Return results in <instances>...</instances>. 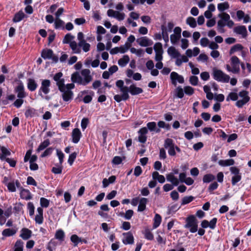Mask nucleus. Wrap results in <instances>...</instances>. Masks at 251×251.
<instances>
[{
    "mask_svg": "<svg viewBox=\"0 0 251 251\" xmlns=\"http://www.w3.org/2000/svg\"><path fill=\"white\" fill-rule=\"evenodd\" d=\"M116 86L119 88L122 95H116L114 96V99L117 102H120L122 100H126L129 98L128 92L132 95H137L143 93V90L140 87H136L135 85H131L129 87L124 85V82L122 80H118L116 82Z\"/></svg>",
    "mask_w": 251,
    "mask_h": 251,
    "instance_id": "f257e3e1",
    "label": "nucleus"
},
{
    "mask_svg": "<svg viewBox=\"0 0 251 251\" xmlns=\"http://www.w3.org/2000/svg\"><path fill=\"white\" fill-rule=\"evenodd\" d=\"M81 75L82 76L77 72L73 73L71 75V80L73 82L86 86L92 81L93 77L91 75V72L89 69L82 70Z\"/></svg>",
    "mask_w": 251,
    "mask_h": 251,
    "instance_id": "f03ea898",
    "label": "nucleus"
},
{
    "mask_svg": "<svg viewBox=\"0 0 251 251\" xmlns=\"http://www.w3.org/2000/svg\"><path fill=\"white\" fill-rule=\"evenodd\" d=\"M212 75L215 80L224 83L229 82L230 77L228 75L225 74L220 70L214 68L213 70Z\"/></svg>",
    "mask_w": 251,
    "mask_h": 251,
    "instance_id": "7ed1b4c3",
    "label": "nucleus"
},
{
    "mask_svg": "<svg viewBox=\"0 0 251 251\" xmlns=\"http://www.w3.org/2000/svg\"><path fill=\"white\" fill-rule=\"evenodd\" d=\"M186 224L184 227L189 228L192 233H195L198 231V221L194 215L188 216L186 219Z\"/></svg>",
    "mask_w": 251,
    "mask_h": 251,
    "instance_id": "20e7f679",
    "label": "nucleus"
},
{
    "mask_svg": "<svg viewBox=\"0 0 251 251\" xmlns=\"http://www.w3.org/2000/svg\"><path fill=\"white\" fill-rule=\"evenodd\" d=\"M238 96L242 98V100H237L235 103L236 106L238 108L242 107L250 100V97L249 96V92L246 90L240 91L238 94Z\"/></svg>",
    "mask_w": 251,
    "mask_h": 251,
    "instance_id": "39448f33",
    "label": "nucleus"
},
{
    "mask_svg": "<svg viewBox=\"0 0 251 251\" xmlns=\"http://www.w3.org/2000/svg\"><path fill=\"white\" fill-rule=\"evenodd\" d=\"M41 56L45 59H51L55 63H57L58 61V57L53 54V51L51 49H44L42 51Z\"/></svg>",
    "mask_w": 251,
    "mask_h": 251,
    "instance_id": "423d86ee",
    "label": "nucleus"
},
{
    "mask_svg": "<svg viewBox=\"0 0 251 251\" xmlns=\"http://www.w3.org/2000/svg\"><path fill=\"white\" fill-rule=\"evenodd\" d=\"M164 146L165 149H169L168 153L170 156H173L176 154L175 144L172 139L167 138L165 140Z\"/></svg>",
    "mask_w": 251,
    "mask_h": 251,
    "instance_id": "0eeeda50",
    "label": "nucleus"
},
{
    "mask_svg": "<svg viewBox=\"0 0 251 251\" xmlns=\"http://www.w3.org/2000/svg\"><path fill=\"white\" fill-rule=\"evenodd\" d=\"M50 81L49 79H44L42 81L41 86L39 89L38 94L43 97L42 93L48 94L50 92Z\"/></svg>",
    "mask_w": 251,
    "mask_h": 251,
    "instance_id": "6e6552de",
    "label": "nucleus"
},
{
    "mask_svg": "<svg viewBox=\"0 0 251 251\" xmlns=\"http://www.w3.org/2000/svg\"><path fill=\"white\" fill-rule=\"evenodd\" d=\"M170 78L171 79L172 83L174 86L176 85L177 82L179 83H183L184 82V77L175 72H173L171 73Z\"/></svg>",
    "mask_w": 251,
    "mask_h": 251,
    "instance_id": "1a4fd4ad",
    "label": "nucleus"
},
{
    "mask_svg": "<svg viewBox=\"0 0 251 251\" xmlns=\"http://www.w3.org/2000/svg\"><path fill=\"white\" fill-rule=\"evenodd\" d=\"M231 66L233 74H237L240 72V60L236 56H233L231 59Z\"/></svg>",
    "mask_w": 251,
    "mask_h": 251,
    "instance_id": "9d476101",
    "label": "nucleus"
},
{
    "mask_svg": "<svg viewBox=\"0 0 251 251\" xmlns=\"http://www.w3.org/2000/svg\"><path fill=\"white\" fill-rule=\"evenodd\" d=\"M15 92L17 93L18 98L23 99L26 96L24 84L21 81H19L18 86L15 88Z\"/></svg>",
    "mask_w": 251,
    "mask_h": 251,
    "instance_id": "9b49d317",
    "label": "nucleus"
},
{
    "mask_svg": "<svg viewBox=\"0 0 251 251\" xmlns=\"http://www.w3.org/2000/svg\"><path fill=\"white\" fill-rule=\"evenodd\" d=\"M63 76V74L61 72H59L55 74L53 76V80L56 82V85L58 87L59 90L62 89L63 83L65 82L64 78H61Z\"/></svg>",
    "mask_w": 251,
    "mask_h": 251,
    "instance_id": "f8f14e48",
    "label": "nucleus"
},
{
    "mask_svg": "<svg viewBox=\"0 0 251 251\" xmlns=\"http://www.w3.org/2000/svg\"><path fill=\"white\" fill-rule=\"evenodd\" d=\"M136 42L141 47H148L153 44V42L146 36L137 39Z\"/></svg>",
    "mask_w": 251,
    "mask_h": 251,
    "instance_id": "ddd939ff",
    "label": "nucleus"
},
{
    "mask_svg": "<svg viewBox=\"0 0 251 251\" xmlns=\"http://www.w3.org/2000/svg\"><path fill=\"white\" fill-rule=\"evenodd\" d=\"M233 31L237 34L241 35L244 38H246L248 35V31L245 25H239L235 27Z\"/></svg>",
    "mask_w": 251,
    "mask_h": 251,
    "instance_id": "4468645a",
    "label": "nucleus"
},
{
    "mask_svg": "<svg viewBox=\"0 0 251 251\" xmlns=\"http://www.w3.org/2000/svg\"><path fill=\"white\" fill-rule=\"evenodd\" d=\"M124 238L123 239V243L125 244H133L134 243V237L131 232L124 233Z\"/></svg>",
    "mask_w": 251,
    "mask_h": 251,
    "instance_id": "2eb2a0df",
    "label": "nucleus"
},
{
    "mask_svg": "<svg viewBox=\"0 0 251 251\" xmlns=\"http://www.w3.org/2000/svg\"><path fill=\"white\" fill-rule=\"evenodd\" d=\"M81 136V133L79 129L75 128L73 130L72 133V142L76 144L80 140Z\"/></svg>",
    "mask_w": 251,
    "mask_h": 251,
    "instance_id": "dca6fc26",
    "label": "nucleus"
},
{
    "mask_svg": "<svg viewBox=\"0 0 251 251\" xmlns=\"http://www.w3.org/2000/svg\"><path fill=\"white\" fill-rule=\"evenodd\" d=\"M32 235V231L27 228H23L21 230L20 237L23 240H26L29 239Z\"/></svg>",
    "mask_w": 251,
    "mask_h": 251,
    "instance_id": "f3484780",
    "label": "nucleus"
},
{
    "mask_svg": "<svg viewBox=\"0 0 251 251\" xmlns=\"http://www.w3.org/2000/svg\"><path fill=\"white\" fill-rule=\"evenodd\" d=\"M38 213L35 217V221L37 224H42L43 222V209L42 207H38L37 209Z\"/></svg>",
    "mask_w": 251,
    "mask_h": 251,
    "instance_id": "a211bd4d",
    "label": "nucleus"
},
{
    "mask_svg": "<svg viewBox=\"0 0 251 251\" xmlns=\"http://www.w3.org/2000/svg\"><path fill=\"white\" fill-rule=\"evenodd\" d=\"M62 93V99L65 101H68L71 100L73 97V92L71 90H65L63 91H60Z\"/></svg>",
    "mask_w": 251,
    "mask_h": 251,
    "instance_id": "6ab92c4d",
    "label": "nucleus"
},
{
    "mask_svg": "<svg viewBox=\"0 0 251 251\" xmlns=\"http://www.w3.org/2000/svg\"><path fill=\"white\" fill-rule=\"evenodd\" d=\"M168 53L172 57L176 58L180 56V53L174 47H170L168 49Z\"/></svg>",
    "mask_w": 251,
    "mask_h": 251,
    "instance_id": "aec40b11",
    "label": "nucleus"
},
{
    "mask_svg": "<svg viewBox=\"0 0 251 251\" xmlns=\"http://www.w3.org/2000/svg\"><path fill=\"white\" fill-rule=\"evenodd\" d=\"M37 83L35 81V80L34 79L32 78H28L27 79V88L30 91H35L37 87Z\"/></svg>",
    "mask_w": 251,
    "mask_h": 251,
    "instance_id": "412c9836",
    "label": "nucleus"
},
{
    "mask_svg": "<svg viewBox=\"0 0 251 251\" xmlns=\"http://www.w3.org/2000/svg\"><path fill=\"white\" fill-rule=\"evenodd\" d=\"M70 47L74 53L79 54L81 51L80 47L78 46V43L77 44L75 41H72L70 43Z\"/></svg>",
    "mask_w": 251,
    "mask_h": 251,
    "instance_id": "4be33fe9",
    "label": "nucleus"
},
{
    "mask_svg": "<svg viewBox=\"0 0 251 251\" xmlns=\"http://www.w3.org/2000/svg\"><path fill=\"white\" fill-rule=\"evenodd\" d=\"M166 178L167 181L171 182L175 186H177L179 184L178 179L172 173L168 174L166 176Z\"/></svg>",
    "mask_w": 251,
    "mask_h": 251,
    "instance_id": "5701e85b",
    "label": "nucleus"
},
{
    "mask_svg": "<svg viewBox=\"0 0 251 251\" xmlns=\"http://www.w3.org/2000/svg\"><path fill=\"white\" fill-rule=\"evenodd\" d=\"M25 17V13L21 10L15 14L12 21L14 23H18L21 21Z\"/></svg>",
    "mask_w": 251,
    "mask_h": 251,
    "instance_id": "b1692460",
    "label": "nucleus"
},
{
    "mask_svg": "<svg viewBox=\"0 0 251 251\" xmlns=\"http://www.w3.org/2000/svg\"><path fill=\"white\" fill-rule=\"evenodd\" d=\"M1 153L0 154V159L2 161L7 158L6 156H10L11 155L10 151L3 146L1 147Z\"/></svg>",
    "mask_w": 251,
    "mask_h": 251,
    "instance_id": "393cba45",
    "label": "nucleus"
},
{
    "mask_svg": "<svg viewBox=\"0 0 251 251\" xmlns=\"http://www.w3.org/2000/svg\"><path fill=\"white\" fill-rule=\"evenodd\" d=\"M148 202L147 198H142L139 201V204L138 207V211H143L145 210L146 207V204Z\"/></svg>",
    "mask_w": 251,
    "mask_h": 251,
    "instance_id": "a878e982",
    "label": "nucleus"
},
{
    "mask_svg": "<svg viewBox=\"0 0 251 251\" xmlns=\"http://www.w3.org/2000/svg\"><path fill=\"white\" fill-rule=\"evenodd\" d=\"M134 212L132 210L129 209L126 211V213L120 212L118 214L121 217H124L126 220H130L133 215Z\"/></svg>",
    "mask_w": 251,
    "mask_h": 251,
    "instance_id": "bb28decb",
    "label": "nucleus"
},
{
    "mask_svg": "<svg viewBox=\"0 0 251 251\" xmlns=\"http://www.w3.org/2000/svg\"><path fill=\"white\" fill-rule=\"evenodd\" d=\"M25 114L26 118H31L37 115V112L34 108L28 107L26 110Z\"/></svg>",
    "mask_w": 251,
    "mask_h": 251,
    "instance_id": "cd10ccee",
    "label": "nucleus"
},
{
    "mask_svg": "<svg viewBox=\"0 0 251 251\" xmlns=\"http://www.w3.org/2000/svg\"><path fill=\"white\" fill-rule=\"evenodd\" d=\"M129 60V56L125 55L118 60V64L121 67H125L128 63Z\"/></svg>",
    "mask_w": 251,
    "mask_h": 251,
    "instance_id": "c85d7f7f",
    "label": "nucleus"
},
{
    "mask_svg": "<svg viewBox=\"0 0 251 251\" xmlns=\"http://www.w3.org/2000/svg\"><path fill=\"white\" fill-rule=\"evenodd\" d=\"M16 232V230L14 229L6 228L2 231V235L5 237H9L15 235Z\"/></svg>",
    "mask_w": 251,
    "mask_h": 251,
    "instance_id": "c756f323",
    "label": "nucleus"
},
{
    "mask_svg": "<svg viewBox=\"0 0 251 251\" xmlns=\"http://www.w3.org/2000/svg\"><path fill=\"white\" fill-rule=\"evenodd\" d=\"M226 25V22L222 19L218 21L217 23V30L221 33H223L225 32L224 29L225 26Z\"/></svg>",
    "mask_w": 251,
    "mask_h": 251,
    "instance_id": "7c9ffc66",
    "label": "nucleus"
},
{
    "mask_svg": "<svg viewBox=\"0 0 251 251\" xmlns=\"http://www.w3.org/2000/svg\"><path fill=\"white\" fill-rule=\"evenodd\" d=\"M234 164V161L232 159L220 160L219 161V164L222 166H228L233 165Z\"/></svg>",
    "mask_w": 251,
    "mask_h": 251,
    "instance_id": "2f4dec72",
    "label": "nucleus"
},
{
    "mask_svg": "<svg viewBox=\"0 0 251 251\" xmlns=\"http://www.w3.org/2000/svg\"><path fill=\"white\" fill-rule=\"evenodd\" d=\"M55 237L59 241L62 242L64 240L65 233L62 229H59L56 231Z\"/></svg>",
    "mask_w": 251,
    "mask_h": 251,
    "instance_id": "473e14b6",
    "label": "nucleus"
},
{
    "mask_svg": "<svg viewBox=\"0 0 251 251\" xmlns=\"http://www.w3.org/2000/svg\"><path fill=\"white\" fill-rule=\"evenodd\" d=\"M175 96L179 99L184 97V90L181 86H178L175 90Z\"/></svg>",
    "mask_w": 251,
    "mask_h": 251,
    "instance_id": "72a5a7b5",
    "label": "nucleus"
},
{
    "mask_svg": "<svg viewBox=\"0 0 251 251\" xmlns=\"http://www.w3.org/2000/svg\"><path fill=\"white\" fill-rule=\"evenodd\" d=\"M50 144V141L49 139H47L42 142L40 145L37 148L36 151L37 152H40V151L44 150L46 149L49 145Z\"/></svg>",
    "mask_w": 251,
    "mask_h": 251,
    "instance_id": "f704fd0d",
    "label": "nucleus"
},
{
    "mask_svg": "<svg viewBox=\"0 0 251 251\" xmlns=\"http://www.w3.org/2000/svg\"><path fill=\"white\" fill-rule=\"evenodd\" d=\"M24 242L21 240H18L14 246V251H23Z\"/></svg>",
    "mask_w": 251,
    "mask_h": 251,
    "instance_id": "c9c22d12",
    "label": "nucleus"
},
{
    "mask_svg": "<svg viewBox=\"0 0 251 251\" xmlns=\"http://www.w3.org/2000/svg\"><path fill=\"white\" fill-rule=\"evenodd\" d=\"M215 176L211 174L205 175L202 178V181L204 183H209L213 180H215Z\"/></svg>",
    "mask_w": 251,
    "mask_h": 251,
    "instance_id": "e433bc0d",
    "label": "nucleus"
},
{
    "mask_svg": "<svg viewBox=\"0 0 251 251\" xmlns=\"http://www.w3.org/2000/svg\"><path fill=\"white\" fill-rule=\"evenodd\" d=\"M217 8L219 11L223 12L229 8V5L228 2L226 1L223 3H219Z\"/></svg>",
    "mask_w": 251,
    "mask_h": 251,
    "instance_id": "4c0bfd02",
    "label": "nucleus"
},
{
    "mask_svg": "<svg viewBox=\"0 0 251 251\" xmlns=\"http://www.w3.org/2000/svg\"><path fill=\"white\" fill-rule=\"evenodd\" d=\"M161 217L158 214H156L154 218L153 228H156L159 226L161 222Z\"/></svg>",
    "mask_w": 251,
    "mask_h": 251,
    "instance_id": "58836bf2",
    "label": "nucleus"
},
{
    "mask_svg": "<svg viewBox=\"0 0 251 251\" xmlns=\"http://www.w3.org/2000/svg\"><path fill=\"white\" fill-rule=\"evenodd\" d=\"M71 241L74 243L75 247L77 246L79 243L82 242V239L77 235L73 234L71 237Z\"/></svg>",
    "mask_w": 251,
    "mask_h": 251,
    "instance_id": "ea45409f",
    "label": "nucleus"
},
{
    "mask_svg": "<svg viewBox=\"0 0 251 251\" xmlns=\"http://www.w3.org/2000/svg\"><path fill=\"white\" fill-rule=\"evenodd\" d=\"M78 46L80 48L82 47L83 50L84 52H87L90 50V45L85 41L78 42Z\"/></svg>",
    "mask_w": 251,
    "mask_h": 251,
    "instance_id": "a19ab883",
    "label": "nucleus"
},
{
    "mask_svg": "<svg viewBox=\"0 0 251 251\" xmlns=\"http://www.w3.org/2000/svg\"><path fill=\"white\" fill-rule=\"evenodd\" d=\"M186 24L190 27L195 28L197 26V23L195 18L192 17H189L186 19Z\"/></svg>",
    "mask_w": 251,
    "mask_h": 251,
    "instance_id": "79ce46f5",
    "label": "nucleus"
},
{
    "mask_svg": "<svg viewBox=\"0 0 251 251\" xmlns=\"http://www.w3.org/2000/svg\"><path fill=\"white\" fill-rule=\"evenodd\" d=\"M243 48V47L241 44H236L230 49L229 50V54L231 55L237 51L241 50Z\"/></svg>",
    "mask_w": 251,
    "mask_h": 251,
    "instance_id": "37998d69",
    "label": "nucleus"
},
{
    "mask_svg": "<svg viewBox=\"0 0 251 251\" xmlns=\"http://www.w3.org/2000/svg\"><path fill=\"white\" fill-rule=\"evenodd\" d=\"M238 98V94L237 93L235 92H230L227 96L226 100V101H229V100H231L233 101H237Z\"/></svg>",
    "mask_w": 251,
    "mask_h": 251,
    "instance_id": "c03bdc74",
    "label": "nucleus"
},
{
    "mask_svg": "<svg viewBox=\"0 0 251 251\" xmlns=\"http://www.w3.org/2000/svg\"><path fill=\"white\" fill-rule=\"evenodd\" d=\"M144 234L146 239L149 240H152L153 239V234L149 229H146L144 232Z\"/></svg>",
    "mask_w": 251,
    "mask_h": 251,
    "instance_id": "a18cd8bd",
    "label": "nucleus"
},
{
    "mask_svg": "<svg viewBox=\"0 0 251 251\" xmlns=\"http://www.w3.org/2000/svg\"><path fill=\"white\" fill-rule=\"evenodd\" d=\"M162 30V37H163L164 40L166 43H167L169 41V36L168 34L166 31V28L164 26L162 25L161 26Z\"/></svg>",
    "mask_w": 251,
    "mask_h": 251,
    "instance_id": "49530a36",
    "label": "nucleus"
},
{
    "mask_svg": "<svg viewBox=\"0 0 251 251\" xmlns=\"http://www.w3.org/2000/svg\"><path fill=\"white\" fill-rule=\"evenodd\" d=\"M183 90L184 93L189 96L192 95L194 93V89L190 86H185Z\"/></svg>",
    "mask_w": 251,
    "mask_h": 251,
    "instance_id": "de8ad7c7",
    "label": "nucleus"
},
{
    "mask_svg": "<svg viewBox=\"0 0 251 251\" xmlns=\"http://www.w3.org/2000/svg\"><path fill=\"white\" fill-rule=\"evenodd\" d=\"M153 49L155 53L156 52H163L162 49V45L161 43L158 42L154 44Z\"/></svg>",
    "mask_w": 251,
    "mask_h": 251,
    "instance_id": "09e8293b",
    "label": "nucleus"
},
{
    "mask_svg": "<svg viewBox=\"0 0 251 251\" xmlns=\"http://www.w3.org/2000/svg\"><path fill=\"white\" fill-rule=\"evenodd\" d=\"M194 198L193 196H186L182 200L181 205H185L191 202Z\"/></svg>",
    "mask_w": 251,
    "mask_h": 251,
    "instance_id": "8fccbe9b",
    "label": "nucleus"
},
{
    "mask_svg": "<svg viewBox=\"0 0 251 251\" xmlns=\"http://www.w3.org/2000/svg\"><path fill=\"white\" fill-rule=\"evenodd\" d=\"M74 38V36L72 35L70 33L67 34L63 39V43L64 44H69L71 42V40Z\"/></svg>",
    "mask_w": 251,
    "mask_h": 251,
    "instance_id": "3c124183",
    "label": "nucleus"
},
{
    "mask_svg": "<svg viewBox=\"0 0 251 251\" xmlns=\"http://www.w3.org/2000/svg\"><path fill=\"white\" fill-rule=\"evenodd\" d=\"M64 24V22L62 20L59 18H56L54 22L55 28L56 29L61 28L63 27Z\"/></svg>",
    "mask_w": 251,
    "mask_h": 251,
    "instance_id": "603ef678",
    "label": "nucleus"
},
{
    "mask_svg": "<svg viewBox=\"0 0 251 251\" xmlns=\"http://www.w3.org/2000/svg\"><path fill=\"white\" fill-rule=\"evenodd\" d=\"M27 208L29 210V214L30 216H32L34 214V206L32 202H29L27 203Z\"/></svg>",
    "mask_w": 251,
    "mask_h": 251,
    "instance_id": "864d4df0",
    "label": "nucleus"
},
{
    "mask_svg": "<svg viewBox=\"0 0 251 251\" xmlns=\"http://www.w3.org/2000/svg\"><path fill=\"white\" fill-rule=\"evenodd\" d=\"M218 17L221 18L225 22L230 20L229 15L225 12H224L222 14H219L218 15Z\"/></svg>",
    "mask_w": 251,
    "mask_h": 251,
    "instance_id": "5fc2aeb1",
    "label": "nucleus"
},
{
    "mask_svg": "<svg viewBox=\"0 0 251 251\" xmlns=\"http://www.w3.org/2000/svg\"><path fill=\"white\" fill-rule=\"evenodd\" d=\"M54 149L52 147H50L47 148L44 152L41 154V157H45L51 154Z\"/></svg>",
    "mask_w": 251,
    "mask_h": 251,
    "instance_id": "6e6d98bb",
    "label": "nucleus"
},
{
    "mask_svg": "<svg viewBox=\"0 0 251 251\" xmlns=\"http://www.w3.org/2000/svg\"><path fill=\"white\" fill-rule=\"evenodd\" d=\"M76 156H77V153L75 152H74L72 153H71L70 155H69V159H68V163L70 165H72L75 159L76 158Z\"/></svg>",
    "mask_w": 251,
    "mask_h": 251,
    "instance_id": "4d7b16f0",
    "label": "nucleus"
},
{
    "mask_svg": "<svg viewBox=\"0 0 251 251\" xmlns=\"http://www.w3.org/2000/svg\"><path fill=\"white\" fill-rule=\"evenodd\" d=\"M181 37H179L178 35L175 34H171L170 36V40L172 44L175 45L176 44L180 39Z\"/></svg>",
    "mask_w": 251,
    "mask_h": 251,
    "instance_id": "13d9d810",
    "label": "nucleus"
},
{
    "mask_svg": "<svg viewBox=\"0 0 251 251\" xmlns=\"http://www.w3.org/2000/svg\"><path fill=\"white\" fill-rule=\"evenodd\" d=\"M75 88V84L74 82L72 83L67 84V85H65V83H63V85L62 87V89L61 90H59L60 91H63L65 90H71L72 89Z\"/></svg>",
    "mask_w": 251,
    "mask_h": 251,
    "instance_id": "bf43d9fd",
    "label": "nucleus"
},
{
    "mask_svg": "<svg viewBox=\"0 0 251 251\" xmlns=\"http://www.w3.org/2000/svg\"><path fill=\"white\" fill-rule=\"evenodd\" d=\"M56 153L59 160V164L60 165H62V164L63 162L64 154L61 151L59 150L58 149L56 150Z\"/></svg>",
    "mask_w": 251,
    "mask_h": 251,
    "instance_id": "052dcab7",
    "label": "nucleus"
},
{
    "mask_svg": "<svg viewBox=\"0 0 251 251\" xmlns=\"http://www.w3.org/2000/svg\"><path fill=\"white\" fill-rule=\"evenodd\" d=\"M40 204L43 207H48L49 205L50 202L48 200L44 198H41L40 199Z\"/></svg>",
    "mask_w": 251,
    "mask_h": 251,
    "instance_id": "680f3d73",
    "label": "nucleus"
},
{
    "mask_svg": "<svg viewBox=\"0 0 251 251\" xmlns=\"http://www.w3.org/2000/svg\"><path fill=\"white\" fill-rule=\"evenodd\" d=\"M198 77L196 76H191L190 77L189 81L190 83L194 86H196L198 83Z\"/></svg>",
    "mask_w": 251,
    "mask_h": 251,
    "instance_id": "e2e57ef3",
    "label": "nucleus"
},
{
    "mask_svg": "<svg viewBox=\"0 0 251 251\" xmlns=\"http://www.w3.org/2000/svg\"><path fill=\"white\" fill-rule=\"evenodd\" d=\"M241 179V176L240 175H236L233 176L231 179V183L232 185H235Z\"/></svg>",
    "mask_w": 251,
    "mask_h": 251,
    "instance_id": "0e129e2a",
    "label": "nucleus"
},
{
    "mask_svg": "<svg viewBox=\"0 0 251 251\" xmlns=\"http://www.w3.org/2000/svg\"><path fill=\"white\" fill-rule=\"evenodd\" d=\"M158 126L160 128H165L167 129H169L170 126L169 124H166L164 121H160L157 123Z\"/></svg>",
    "mask_w": 251,
    "mask_h": 251,
    "instance_id": "69168bd1",
    "label": "nucleus"
},
{
    "mask_svg": "<svg viewBox=\"0 0 251 251\" xmlns=\"http://www.w3.org/2000/svg\"><path fill=\"white\" fill-rule=\"evenodd\" d=\"M148 128L150 130V131H153L155 129V126H156V124L155 122H149L147 125Z\"/></svg>",
    "mask_w": 251,
    "mask_h": 251,
    "instance_id": "338daca9",
    "label": "nucleus"
},
{
    "mask_svg": "<svg viewBox=\"0 0 251 251\" xmlns=\"http://www.w3.org/2000/svg\"><path fill=\"white\" fill-rule=\"evenodd\" d=\"M26 182L28 185H32L35 186H36L37 185V182L32 176L27 177Z\"/></svg>",
    "mask_w": 251,
    "mask_h": 251,
    "instance_id": "774afa93",
    "label": "nucleus"
}]
</instances>
